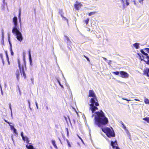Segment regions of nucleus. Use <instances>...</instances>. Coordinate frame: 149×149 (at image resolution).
<instances>
[{
  "label": "nucleus",
  "instance_id": "nucleus-1",
  "mask_svg": "<svg viewBox=\"0 0 149 149\" xmlns=\"http://www.w3.org/2000/svg\"><path fill=\"white\" fill-rule=\"evenodd\" d=\"M88 96L92 97L90 100L91 104H89V111H91V118H93L95 116L94 119L95 125L100 127H102V131L106 134L108 137L110 138L114 137L115 134L112 128H111V129L108 127L102 128L103 126L108 123L109 120L102 110L95 112L96 110L98 109L97 107L99 106V104L95 93L93 90L89 91Z\"/></svg>",
  "mask_w": 149,
  "mask_h": 149
},
{
  "label": "nucleus",
  "instance_id": "nucleus-2",
  "mask_svg": "<svg viewBox=\"0 0 149 149\" xmlns=\"http://www.w3.org/2000/svg\"><path fill=\"white\" fill-rule=\"evenodd\" d=\"M12 31L13 34L16 36V38L19 41L21 42L23 40V38L21 33L19 30V29H18L17 30H15L13 32L12 30Z\"/></svg>",
  "mask_w": 149,
  "mask_h": 149
},
{
  "label": "nucleus",
  "instance_id": "nucleus-3",
  "mask_svg": "<svg viewBox=\"0 0 149 149\" xmlns=\"http://www.w3.org/2000/svg\"><path fill=\"white\" fill-rule=\"evenodd\" d=\"M13 22L14 25L13 26L12 30L13 31L15 30H17L18 29H19V26L18 24L17 18L16 16H14L13 19Z\"/></svg>",
  "mask_w": 149,
  "mask_h": 149
},
{
  "label": "nucleus",
  "instance_id": "nucleus-4",
  "mask_svg": "<svg viewBox=\"0 0 149 149\" xmlns=\"http://www.w3.org/2000/svg\"><path fill=\"white\" fill-rule=\"evenodd\" d=\"M64 40L66 42L68 45V49L71 50V48L69 46L71 47V45H72V42L70 41L69 37L66 35L64 36Z\"/></svg>",
  "mask_w": 149,
  "mask_h": 149
},
{
  "label": "nucleus",
  "instance_id": "nucleus-5",
  "mask_svg": "<svg viewBox=\"0 0 149 149\" xmlns=\"http://www.w3.org/2000/svg\"><path fill=\"white\" fill-rule=\"evenodd\" d=\"M144 0H125V2L126 6H128L130 2H134V5H136V3L139 2L141 4H143V1Z\"/></svg>",
  "mask_w": 149,
  "mask_h": 149
},
{
  "label": "nucleus",
  "instance_id": "nucleus-6",
  "mask_svg": "<svg viewBox=\"0 0 149 149\" xmlns=\"http://www.w3.org/2000/svg\"><path fill=\"white\" fill-rule=\"evenodd\" d=\"M120 74L122 78H127L129 77V74L127 72L124 71H120Z\"/></svg>",
  "mask_w": 149,
  "mask_h": 149
},
{
  "label": "nucleus",
  "instance_id": "nucleus-7",
  "mask_svg": "<svg viewBox=\"0 0 149 149\" xmlns=\"http://www.w3.org/2000/svg\"><path fill=\"white\" fill-rule=\"evenodd\" d=\"M117 145V143L116 141H115L114 142L112 141H111V145L113 149H120L118 147L115 146Z\"/></svg>",
  "mask_w": 149,
  "mask_h": 149
},
{
  "label": "nucleus",
  "instance_id": "nucleus-8",
  "mask_svg": "<svg viewBox=\"0 0 149 149\" xmlns=\"http://www.w3.org/2000/svg\"><path fill=\"white\" fill-rule=\"evenodd\" d=\"M82 5L81 3L79 2H76V3L74 5V7L77 10H78L79 8H81Z\"/></svg>",
  "mask_w": 149,
  "mask_h": 149
},
{
  "label": "nucleus",
  "instance_id": "nucleus-9",
  "mask_svg": "<svg viewBox=\"0 0 149 149\" xmlns=\"http://www.w3.org/2000/svg\"><path fill=\"white\" fill-rule=\"evenodd\" d=\"M143 58L144 59L143 61H144L146 64L149 65V56L148 55L146 57L142 56Z\"/></svg>",
  "mask_w": 149,
  "mask_h": 149
},
{
  "label": "nucleus",
  "instance_id": "nucleus-10",
  "mask_svg": "<svg viewBox=\"0 0 149 149\" xmlns=\"http://www.w3.org/2000/svg\"><path fill=\"white\" fill-rule=\"evenodd\" d=\"M143 74L147 77H149V68H146L143 71Z\"/></svg>",
  "mask_w": 149,
  "mask_h": 149
},
{
  "label": "nucleus",
  "instance_id": "nucleus-11",
  "mask_svg": "<svg viewBox=\"0 0 149 149\" xmlns=\"http://www.w3.org/2000/svg\"><path fill=\"white\" fill-rule=\"evenodd\" d=\"M21 10L20 9H19V13L18 15V18L19 19V22L20 24V28H21L22 27V24H21Z\"/></svg>",
  "mask_w": 149,
  "mask_h": 149
},
{
  "label": "nucleus",
  "instance_id": "nucleus-12",
  "mask_svg": "<svg viewBox=\"0 0 149 149\" xmlns=\"http://www.w3.org/2000/svg\"><path fill=\"white\" fill-rule=\"evenodd\" d=\"M21 72L20 71L21 74H22L24 78H25L26 77V74L24 72V67H22V69L21 68Z\"/></svg>",
  "mask_w": 149,
  "mask_h": 149
},
{
  "label": "nucleus",
  "instance_id": "nucleus-13",
  "mask_svg": "<svg viewBox=\"0 0 149 149\" xmlns=\"http://www.w3.org/2000/svg\"><path fill=\"white\" fill-rule=\"evenodd\" d=\"M139 43L138 42H136L133 44V46L136 49H138L139 48Z\"/></svg>",
  "mask_w": 149,
  "mask_h": 149
},
{
  "label": "nucleus",
  "instance_id": "nucleus-14",
  "mask_svg": "<svg viewBox=\"0 0 149 149\" xmlns=\"http://www.w3.org/2000/svg\"><path fill=\"white\" fill-rule=\"evenodd\" d=\"M52 143L54 147L57 149L58 148V147L56 145L55 141L54 140H52Z\"/></svg>",
  "mask_w": 149,
  "mask_h": 149
},
{
  "label": "nucleus",
  "instance_id": "nucleus-15",
  "mask_svg": "<svg viewBox=\"0 0 149 149\" xmlns=\"http://www.w3.org/2000/svg\"><path fill=\"white\" fill-rule=\"evenodd\" d=\"M26 147L27 149H35L33 146L31 145H26Z\"/></svg>",
  "mask_w": 149,
  "mask_h": 149
},
{
  "label": "nucleus",
  "instance_id": "nucleus-16",
  "mask_svg": "<svg viewBox=\"0 0 149 149\" xmlns=\"http://www.w3.org/2000/svg\"><path fill=\"white\" fill-rule=\"evenodd\" d=\"M22 139L24 141H26V143L29 144V140L28 138L26 136H24L22 138Z\"/></svg>",
  "mask_w": 149,
  "mask_h": 149
},
{
  "label": "nucleus",
  "instance_id": "nucleus-17",
  "mask_svg": "<svg viewBox=\"0 0 149 149\" xmlns=\"http://www.w3.org/2000/svg\"><path fill=\"white\" fill-rule=\"evenodd\" d=\"M16 75L17 78L18 80L19 79V73L18 70H17L16 71Z\"/></svg>",
  "mask_w": 149,
  "mask_h": 149
},
{
  "label": "nucleus",
  "instance_id": "nucleus-18",
  "mask_svg": "<svg viewBox=\"0 0 149 149\" xmlns=\"http://www.w3.org/2000/svg\"><path fill=\"white\" fill-rule=\"evenodd\" d=\"M123 6V9H124L126 8L125 1L124 0H121Z\"/></svg>",
  "mask_w": 149,
  "mask_h": 149
},
{
  "label": "nucleus",
  "instance_id": "nucleus-19",
  "mask_svg": "<svg viewBox=\"0 0 149 149\" xmlns=\"http://www.w3.org/2000/svg\"><path fill=\"white\" fill-rule=\"evenodd\" d=\"M62 10H60V11L59 12V13L60 14L61 17H62L63 18L65 19H66L67 20V22H68V20L64 16H63L62 14Z\"/></svg>",
  "mask_w": 149,
  "mask_h": 149
},
{
  "label": "nucleus",
  "instance_id": "nucleus-20",
  "mask_svg": "<svg viewBox=\"0 0 149 149\" xmlns=\"http://www.w3.org/2000/svg\"><path fill=\"white\" fill-rule=\"evenodd\" d=\"M143 120L146 121L147 123H149V117H146L143 118Z\"/></svg>",
  "mask_w": 149,
  "mask_h": 149
},
{
  "label": "nucleus",
  "instance_id": "nucleus-21",
  "mask_svg": "<svg viewBox=\"0 0 149 149\" xmlns=\"http://www.w3.org/2000/svg\"><path fill=\"white\" fill-rule=\"evenodd\" d=\"M57 81V82L58 83L59 85L62 88H63V85H62L61 83V82L60 81L57 79H56Z\"/></svg>",
  "mask_w": 149,
  "mask_h": 149
},
{
  "label": "nucleus",
  "instance_id": "nucleus-22",
  "mask_svg": "<svg viewBox=\"0 0 149 149\" xmlns=\"http://www.w3.org/2000/svg\"><path fill=\"white\" fill-rule=\"evenodd\" d=\"M145 103L146 104H149V100L148 99L146 98L144 100Z\"/></svg>",
  "mask_w": 149,
  "mask_h": 149
},
{
  "label": "nucleus",
  "instance_id": "nucleus-23",
  "mask_svg": "<svg viewBox=\"0 0 149 149\" xmlns=\"http://www.w3.org/2000/svg\"><path fill=\"white\" fill-rule=\"evenodd\" d=\"M29 52V59H32L31 56V51L30 50L28 52Z\"/></svg>",
  "mask_w": 149,
  "mask_h": 149
},
{
  "label": "nucleus",
  "instance_id": "nucleus-24",
  "mask_svg": "<svg viewBox=\"0 0 149 149\" xmlns=\"http://www.w3.org/2000/svg\"><path fill=\"white\" fill-rule=\"evenodd\" d=\"M89 18H87L84 21V22L86 23V24H87L89 22Z\"/></svg>",
  "mask_w": 149,
  "mask_h": 149
},
{
  "label": "nucleus",
  "instance_id": "nucleus-25",
  "mask_svg": "<svg viewBox=\"0 0 149 149\" xmlns=\"http://www.w3.org/2000/svg\"><path fill=\"white\" fill-rule=\"evenodd\" d=\"M95 12H90L89 13L88 15L89 16H90L92 15H94L95 14Z\"/></svg>",
  "mask_w": 149,
  "mask_h": 149
},
{
  "label": "nucleus",
  "instance_id": "nucleus-26",
  "mask_svg": "<svg viewBox=\"0 0 149 149\" xmlns=\"http://www.w3.org/2000/svg\"><path fill=\"white\" fill-rule=\"evenodd\" d=\"M113 73L114 74L116 75H118L120 73V72L116 71L115 72H113Z\"/></svg>",
  "mask_w": 149,
  "mask_h": 149
},
{
  "label": "nucleus",
  "instance_id": "nucleus-27",
  "mask_svg": "<svg viewBox=\"0 0 149 149\" xmlns=\"http://www.w3.org/2000/svg\"><path fill=\"white\" fill-rule=\"evenodd\" d=\"M18 66L19 67V70H20V71L21 72V67L20 66V61H18Z\"/></svg>",
  "mask_w": 149,
  "mask_h": 149
},
{
  "label": "nucleus",
  "instance_id": "nucleus-28",
  "mask_svg": "<svg viewBox=\"0 0 149 149\" xmlns=\"http://www.w3.org/2000/svg\"><path fill=\"white\" fill-rule=\"evenodd\" d=\"M13 132L16 134L17 135L18 133L17 132V130L15 128H14V130H13Z\"/></svg>",
  "mask_w": 149,
  "mask_h": 149
},
{
  "label": "nucleus",
  "instance_id": "nucleus-29",
  "mask_svg": "<svg viewBox=\"0 0 149 149\" xmlns=\"http://www.w3.org/2000/svg\"><path fill=\"white\" fill-rule=\"evenodd\" d=\"M66 141L68 146L70 147H71V145L70 144V143L68 139H67Z\"/></svg>",
  "mask_w": 149,
  "mask_h": 149
},
{
  "label": "nucleus",
  "instance_id": "nucleus-30",
  "mask_svg": "<svg viewBox=\"0 0 149 149\" xmlns=\"http://www.w3.org/2000/svg\"><path fill=\"white\" fill-rule=\"evenodd\" d=\"M10 52L11 53V54L12 56H13L14 55V53L13 52V51L12 49H10Z\"/></svg>",
  "mask_w": 149,
  "mask_h": 149
},
{
  "label": "nucleus",
  "instance_id": "nucleus-31",
  "mask_svg": "<svg viewBox=\"0 0 149 149\" xmlns=\"http://www.w3.org/2000/svg\"><path fill=\"white\" fill-rule=\"evenodd\" d=\"M5 54H6V58L7 59H9L8 56V53H7V51H6L5 52Z\"/></svg>",
  "mask_w": 149,
  "mask_h": 149
},
{
  "label": "nucleus",
  "instance_id": "nucleus-32",
  "mask_svg": "<svg viewBox=\"0 0 149 149\" xmlns=\"http://www.w3.org/2000/svg\"><path fill=\"white\" fill-rule=\"evenodd\" d=\"M68 90L70 91V93L71 94V95L72 97V91H71V89H70V88L69 87H68Z\"/></svg>",
  "mask_w": 149,
  "mask_h": 149
},
{
  "label": "nucleus",
  "instance_id": "nucleus-33",
  "mask_svg": "<svg viewBox=\"0 0 149 149\" xmlns=\"http://www.w3.org/2000/svg\"><path fill=\"white\" fill-rule=\"evenodd\" d=\"M10 125V129L11 130H14V128H15L13 126L10 125Z\"/></svg>",
  "mask_w": 149,
  "mask_h": 149
},
{
  "label": "nucleus",
  "instance_id": "nucleus-34",
  "mask_svg": "<svg viewBox=\"0 0 149 149\" xmlns=\"http://www.w3.org/2000/svg\"><path fill=\"white\" fill-rule=\"evenodd\" d=\"M30 65L31 66L32 65V59H29Z\"/></svg>",
  "mask_w": 149,
  "mask_h": 149
},
{
  "label": "nucleus",
  "instance_id": "nucleus-35",
  "mask_svg": "<svg viewBox=\"0 0 149 149\" xmlns=\"http://www.w3.org/2000/svg\"><path fill=\"white\" fill-rule=\"evenodd\" d=\"M9 42V45H10V49H12V44H11V42L10 41Z\"/></svg>",
  "mask_w": 149,
  "mask_h": 149
},
{
  "label": "nucleus",
  "instance_id": "nucleus-36",
  "mask_svg": "<svg viewBox=\"0 0 149 149\" xmlns=\"http://www.w3.org/2000/svg\"><path fill=\"white\" fill-rule=\"evenodd\" d=\"M144 49L146 50L147 53H149V48H144Z\"/></svg>",
  "mask_w": 149,
  "mask_h": 149
},
{
  "label": "nucleus",
  "instance_id": "nucleus-37",
  "mask_svg": "<svg viewBox=\"0 0 149 149\" xmlns=\"http://www.w3.org/2000/svg\"><path fill=\"white\" fill-rule=\"evenodd\" d=\"M142 54L144 55V56H143L144 57L146 56H147L148 55L147 53H146L145 52H144V53H142Z\"/></svg>",
  "mask_w": 149,
  "mask_h": 149
},
{
  "label": "nucleus",
  "instance_id": "nucleus-38",
  "mask_svg": "<svg viewBox=\"0 0 149 149\" xmlns=\"http://www.w3.org/2000/svg\"><path fill=\"white\" fill-rule=\"evenodd\" d=\"M4 120L5 122L7 123L9 125H10V124H12V123H10L9 122H8V120H6L5 119H4Z\"/></svg>",
  "mask_w": 149,
  "mask_h": 149
},
{
  "label": "nucleus",
  "instance_id": "nucleus-39",
  "mask_svg": "<svg viewBox=\"0 0 149 149\" xmlns=\"http://www.w3.org/2000/svg\"><path fill=\"white\" fill-rule=\"evenodd\" d=\"M4 120L5 122L7 123L9 125H10V124H12V123H10L9 122H8V120H6L5 119H4Z\"/></svg>",
  "mask_w": 149,
  "mask_h": 149
},
{
  "label": "nucleus",
  "instance_id": "nucleus-40",
  "mask_svg": "<svg viewBox=\"0 0 149 149\" xmlns=\"http://www.w3.org/2000/svg\"><path fill=\"white\" fill-rule=\"evenodd\" d=\"M23 61H24V65H25V66H26V61H25V57H24V56H23Z\"/></svg>",
  "mask_w": 149,
  "mask_h": 149
},
{
  "label": "nucleus",
  "instance_id": "nucleus-41",
  "mask_svg": "<svg viewBox=\"0 0 149 149\" xmlns=\"http://www.w3.org/2000/svg\"><path fill=\"white\" fill-rule=\"evenodd\" d=\"M21 136L22 138L24 137V136L23 132H21Z\"/></svg>",
  "mask_w": 149,
  "mask_h": 149
},
{
  "label": "nucleus",
  "instance_id": "nucleus-42",
  "mask_svg": "<svg viewBox=\"0 0 149 149\" xmlns=\"http://www.w3.org/2000/svg\"><path fill=\"white\" fill-rule=\"evenodd\" d=\"M0 56L2 59V60H4L3 59V54H0Z\"/></svg>",
  "mask_w": 149,
  "mask_h": 149
},
{
  "label": "nucleus",
  "instance_id": "nucleus-43",
  "mask_svg": "<svg viewBox=\"0 0 149 149\" xmlns=\"http://www.w3.org/2000/svg\"><path fill=\"white\" fill-rule=\"evenodd\" d=\"M84 56L85 57V58H86V59H87V60L88 61H90L89 59L86 56Z\"/></svg>",
  "mask_w": 149,
  "mask_h": 149
},
{
  "label": "nucleus",
  "instance_id": "nucleus-44",
  "mask_svg": "<svg viewBox=\"0 0 149 149\" xmlns=\"http://www.w3.org/2000/svg\"><path fill=\"white\" fill-rule=\"evenodd\" d=\"M8 42H9L10 41V36L9 34H8Z\"/></svg>",
  "mask_w": 149,
  "mask_h": 149
},
{
  "label": "nucleus",
  "instance_id": "nucleus-45",
  "mask_svg": "<svg viewBox=\"0 0 149 149\" xmlns=\"http://www.w3.org/2000/svg\"><path fill=\"white\" fill-rule=\"evenodd\" d=\"M9 108L10 110V111H12V108L11 107V104L10 103L9 104Z\"/></svg>",
  "mask_w": 149,
  "mask_h": 149
},
{
  "label": "nucleus",
  "instance_id": "nucleus-46",
  "mask_svg": "<svg viewBox=\"0 0 149 149\" xmlns=\"http://www.w3.org/2000/svg\"><path fill=\"white\" fill-rule=\"evenodd\" d=\"M122 99L123 100H126L128 101H130L131 100H128L126 98H122Z\"/></svg>",
  "mask_w": 149,
  "mask_h": 149
},
{
  "label": "nucleus",
  "instance_id": "nucleus-47",
  "mask_svg": "<svg viewBox=\"0 0 149 149\" xmlns=\"http://www.w3.org/2000/svg\"><path fill=\"white\" fill-rule=\"evenodd\" d=\"M144 49H141L140 50V52H141L142 54L143 53H144ZM144 50H145L144 49Z\"/></svg>",
  "mask_w": 149,
  "mask_h": 149
},
{
  "label": "nucleus",
  "instance_id": "nucleus-48",
  "mask_svg": "<svg viewBox=\"0 0 149 149\" xmlns=\"http://www.w3.org/2000/svg\"><path fill=\"white\" fill-rule=\"evenodd\" d=\"M35 104L37 109H38V104L36 101L35 102Z\"/></svg>",
  "mask_w": 149,
  "mask_h": 149
},
{
  "label": "nucleus",
  "instance_id": "nucleus-49",
  "mask_svg": "<svg viewBox=\"0 0 149 149\" xmlns=\"http://www.w3.org/2000/svg\"><path fill=\"white\" fill-rule=\"evenodd\" d=\"M78 136L79 137V138L81 140V141L83 142L84 143V141L78 135Z\"/></svg>",
  "mask_w": 149,
  "mask_h": 149
},
{
  "label": "nucleus",
  "instance_id": "nucleus-50",
  "mask_svg": "<svg viewBox=\"0 0 149 149\" xmlns=\"http://www.w3.org/2000/svg\"><path fill=\"white\" fill-rule=\"evenodd\" d=\"M123 128L125 130L127 131H128L127 129L126 128V127L125 126V125H124V126H123Z\"/></svg>",
  "mask_w": 149,
  "mask_h": 149
},
{
  "label": "nucleus",
  "instance_id": "nucleus-51",
  "mask_svg": "<svg viewBox=\"0 0 149 149\" xmlns=\"http://www.w3.org/2000/svg\"><path fill=\"white\" fill-rule=\"evenodd\" d=\"M28 102L29 104V107H30V102L29 100H28Z\"/></svg>",
  "mask_w": 149,
  "mask_h": 149
},
{
  "label": "nucleus",
  "instance_id": "nucleus-52",
  "mask_svg": "<svg viewBox=\"0 0 149 149\" xmlns=\"http://www.w3.org/2000/svg\"><path fill=\"white\" fill-rule=\"evenodd\" d=\"M18 87L19 91V93H20V95H21V92L20 91V88H19V86H18Z\"/></svg>",
  "mask_w": 149,
  "mask_h": 149
},
{
  "label": "nucleus",
  "instance_id": "nucleus-53",
  "mask_svg": "<svg viewBox=\"0 0 149 149\" xmlns=\"http://www.w3.org/2000/svg\"><path fill=\"white\" fill-rule=\"evenodd\" d=\"M2 38H4V34H3V32H2Z\"/></svg>",
  "mask_w": 149,
  "mask_h": 149
},
{
  "label": "nucleus",
  "instance_id": "nucleus-54",
  "mask_svg": "<svg viewBox=\"0 0 149 149\" xmlns=\"http://www.w3.org/2000/svg\"><path fill=\"white\" fill-rule=\"evenodd\" d=\"M11 116L12 118H13V113H12V111H11Z\"/></svg>",
  "mask_w": 149,
  "mask_h": 149
},
{
  "label": "nucleus",
  "instance_id": "nucleus-55",
  "mask_svg": "<svg viewBox=\"0 0 149 149\" xmlns=\"http://www.w3.org/2000/svg\"><path fill=\"white\" fill-rule=\"evenodd\" d=\"M4 87L5 88H6V87H7V86H6V83H4Z\"/></svg>",
  "mask_w": 149,
  "mask_h": 149
},
{
  "label": "nucleus",
  "instance_id": "nucleus-56",
  "mask_svg": "<svg viewBox=\"0 0 149 149\" xmlns=\"http://www.w3.org/2000/svg\"><path fill=\"white\" fill-rule=\"evenodd\" d=\"M7 61L8 62V64L9 65L10 64V61L9 60V59H7Z\"/></svg>",
  "mask_w": 149,
  "mask_h": 149
},
{
  "label": "nucleus",
  "instance_id": "nucleus-57",
  "mask_svg": "<svg viewBox=\"0 0 149 149\" xmlns=\"http://www.w3.org/2000/svg\"><path fill=\"white\" fill-rule=\"evenodd\" d=\"M2 63H3V65H4V60H2Z\"/></svg>",
  "mask_w": 149,
  "mask_h": 149
},
{
  "label": "nucleus",
  "instance_id": "nucleus-58",
  "mask_svg": "<svg viewBox=\"0 0 149 149\" xmlns=\"http://www.w3.org/2000/svg\"><path fill=\"white\" fill-rule=\"evenodd\" d=\"M102 58H103V59H104V61H106V60H107V58H104V57H102Z\"/></svg>",
  "mask_w": 149,
  "mask_h": 149
},
{
  "label": "nucleus",
  "instance_id": "nucleus-59",
  "mask_svg": "<svg viewBox=\"0 0 149 149\" xmlns=\"http://www.w3.org/2000/svg\"><path fill=\"white\" fill-rule=\"evenodd\" d=\"M1 94L2 95H3V91H2H2L1 90Z\"/></svg>",
  "mask_w": 149,
  "mask_h": 149
},
{
  "label": "nucleus",
  "instance_id": "nucleus-60",
  "mask_svg": "<svg viewBox=\"0 0 149 149\" xmlns=\"http://www.w3.org/2000/svg\"><path fill=\"white\" fill-rule=\"evenodd\" d=\"M68 119H69V121H70V124L71 125H72V124H71V122L70 119V118L69 117H68Z\"/></svg>",
  "mask_w": 149,
  "mask_h": 149
},
{
  "label": "nucleus",
  "instance_id": "nucleus-61",
  "mask_svg": "<svg viewBox=\"0 0 149 149\" xmlns=\"http://www.w3.org/2000/svg\"><path fill=\"white\" fill-rule=\"evenodd\" d=\"M65 130L66 132H68V129L67 128H66L65 129Z\"/></svg>",
  "mask_w": 149,
  "mask_h": 149
},
{
  "label": "nucleus",
  "instance_id": "nucleus-62",
  "mask_svg": "<svg viewBox=\"0 0 149 149\" xmlns=\"http://www.w3.org/2000/svg\"><path fill=\"white\" fill-rule=\"evenodd\" d=\"M0 88L1 90L2 91V87H1V85L0 84Z\"/></svg>",
  "mask_w": 149,
  "mask_h": 149
},
{
  "label": "nucleus",
  "instance_id": "nucleus-63",
  "mask_svg": "<svg viewBox=\"0 0 149 149\" xmlns=\"http://www.w3.org/2000/svg\"><path fill=\"white\" fill-rule=\"evenodd\" d=\"M87 31H90V29L89 28H87Z\"/></svg>",
  "mask_w": 149,
  "mask_h": 149
},
{
  "label": "nucleus",
  "instance_id": "nucleus-64",
  "mask_svg": "<svg viewBox=\"0 0 149 149\" xmlns=\"http://www.w3.org/2000/svg\"><path fill=\"white\" fill-rule=\"evenodd\" d=\"M67 135L68 136L69 135V131H68V132H67Z\"/></svg>",
  "mask_w": 149,
  "mask_h": 149
}]
</instances>
